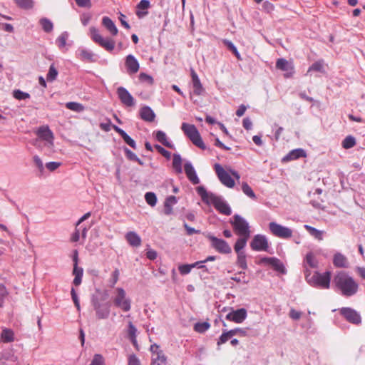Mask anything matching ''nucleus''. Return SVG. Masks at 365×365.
Wrapping results in <instances>:
<instances>
[{
    "instance_id": "f257e3e1",
    "label": "nucleus",
    "mask_w": 365,
    "mask_h": 365,
    "mask_svg": "<svg viewBox=\"0 0 365 365\" xmlns=\"http://www.w3.org/2000/svg\"><path fill=\"white\" fill-rule=\"evenodd\" d=\"M333 286L336 292L346 297L354 296L359 289L358 283L344 271L336 273L333 279Z\"/></svg>"
},
{
    "instance_id": "f03ea898",
    "label": "nucleus",
    "mask_w": 365,
    "mask_h": 365,
    "mask_svg": "<svg viewBox=\"0 0 365 365\" xmlns=\"http://www.w3.org/2000/svg\"><path fill=\"white\" fill-rule=\"evenodd\" d=\"M196 190L203 202L207 204H212L215 209L222 214L225 215H231L232 210L230 205L222 197L212 192H208L203 186L197 187Z\"/></svg>"
},
{
    "instance_id": "7ed1b4c3",
    "label": "nucleus",
    "mask_w": 365,
    "mask_h": 365,
    "mask_svg": "<svg viewBox=\"0 0 365 365\" xmlns=\"http://www.w3.org/2000/svg\"><path fill=\"white\" fill-rule=\"evenodd\" d=\"M112 301L115 307L125 312H129L131 309V299L122 287H117L115 289Z\"/></svg>"
},
{
    "instance_id": "20e7f679",
    "label": "nucleus",
    "mask_w": 365,
    "mask_h": 365,
    "mask_svg": "<svg viewBox=\"0 0 365 365\" xmlns=\"http://www.w3.org/2000/svg\"><path fill=\"white\" fill-rule=\"evenodd\" d=\"M331 276V273L330 271H327L324 273L315 272L312 277L307 274L306 279L307 282L312 287L329 289L330 287Z\"/></svg>"
},
{
    "instance_id": "39448f33",
    "label": "nucleus",
    "mask_w": 365,
    "mask_h": 365,
    "mask_svg": "<svg viewBox=\"0 0 365 365\" xmlns=\"http://www.w3.org/2000/svg\"><path fill=\"white\" fill-rule=\"evenodd\" d=\"M181 129L184 134L190 140V141L197 147L205 150L206 146L200 136L199 131L195 125L187 123H182Z\"/></svg>"
},
{
    "instance_id": "423d86ee",
    "label": "nucleus",
    "mask_w": 365,
    "mask_h": 365,
    "mask_svg": "<svg viewBox=\"0 0 365 365\" xmlns=\"http://www.w3.org/2000/svg\"><path fill=\"white\" fill-rule=\"evenodd\" d=\"M91 39L108 51H112L115 48V41L111 38H104L95 27L90 28Z\"/></svg>"
},
{
    "instance_id": "0eeeda50",
    "label": "nucleus",
    "mask_w": 365,
    "mask_h": 365,
    "mask_svg": "<svg viewBox=\"0 0 365 365\" xmlns=\"http://www.w3.org/2000/svg\"><path fill=\"white\" fill-rule=\"evenodd\" d=\"M230 223L237 235L250 237V230L249 223L245 218L236 214L232 217Z\"/></svg>"
},
{
    "instance_id": "6e6552de",
    "label": "nucleus",
    "mask_w": 365,
    "mask_h": 365,
    "mask_svg": "<svg viewBox=\"0 0 365 365\" xmlns=\"http://www.w3.org/2000/svg\"><path fill=\"white\" fill-rule=\"evenodd\" d=\"M92 304L94 310L96 311V315L98 319H106L110 316V305L108 302L102 303L99 302L97 298L92 299Z\"/></svg>"
},
{
    "instance_id": "1a4fd4ad",
    "label": "nucleus",
    "mask_w": 365,
    "mask_h": 365,
    "mask_svg": "<svg viewBox=\"0 0 365 365\" xmlns=\"http://www.w3.org/2000/svg\"><path fill=\"white\" fill-rule=\"evenodd\" d=\"M215 173L219 178L220 181L225 186L232 188L235 183L234 180L231 177L230 171H226L221 165L216 163L214 166Z\"/></svg>"
},
{
    "instance_id": "9d476101",
    "label": "nucleus",
    "mask_w": 365,
    "mask_h": 365,
    "mask_svg": "<svg viewBox=\"0 0 365 365\" xmlns=\"http://www.w3.org/2000/svg\"><path fill=\"white\" fill-rule=\"evenodd\" d=\"M269 229L273 235L279 238L287 239L292 235L291 229L274 222H269Z\"/></svg>"
},
{
    "instance_id": "9b49d317",
    "label": "nucleus",
    "mask_w": 365,
    "mask_h": 365,
    "mask_svg": "<svg viewBox=\"0 0 365 365\" xmlns=\"http://www.w3.org/2000/svg\"><path fill=\"white\" fill-rule=\"evenodd\" d=\"M207 237L211 242L212 247L218 252L222 254L231 253V247L224 240L217 238L210 234L207 235Z\"/></svg>"
},
{
    "instance_id": "f8f14e48",
    "label": "nucleus",
    "mask_w": 365,
    "mask_h": 365,
    "mask_svg": "<svg viewBox=\"0 0 365 365\" xmlns=\"http://www.w3.org/2000/svg\"><path fill=\"white\" fill-rule=\"evenodd\" d=\"M150 351L152 353L151 365H166L167 358L158 345H151Z\"/></svg>"
},
{
    "instance_id": "ddd939ff",
    "label": "nucleus",
    "mask_w": 365,
    "mask_h": 365,
    "mask_svg": "<svg viewBox=\"0 0 365 365\" xmlns=\"http://www.w3.org/2000/svg\"><path fill=\"white\" fill-rule=\"evenodd\" d=\"M250 247L254 251H265L267 252L269 249V243L267 237L263 235H256L254 236Z\"/></svg>"
},
{
    "instance_id": "4468645a",
    "label": "nucleus",
    "mask_w": 365,
    "mask_h": 365,
    "mask_svg": "<svg viewBox=\"0 0 365 365\" xmlns=\"http://www.w3.org/2000/svg\"><path fill=\"white\" fill-rule=\"evenodd\" d=\"M340 314L348 321L349 322L358 325L361 322V318L356 310L350 307H343L339 309Z\"/></svg>"
},
{
    "instance_id": "2eb2a0df",
    "label": "nucleus",
    "mask_w": 365,
    "mask_h": 365,
    "mask_svg": "<svg viewBox=\"0 0 365 365\" xmlns=\"http://www.w3.org/2000/svg\"><path fill=\"white\" fill-rule=\"evenodd\" d=\"M38 136L45 141L44 145L51 150L53 147V134L48 126L40 127L37 131Z\"/></svg>"
},
{
    "instance_id": "dca6fc26",
    "label": "nucleus",
    "mask_w": 365,
    "mask_h": 365,
    "mask_svg": "<svg viewBox=\"0 0 365 365\" xmlns=\"http://www.w3.org/2000/svg\"><path fill=\"white\" fill-rule=\"evenodd\" d=\"M117 94L120 102L126 107H133L135 105V100L125 88L118 87Z\"/></svg>"
},
{
    "instance_id": "f3484780",
    "label": "nucleus",
    "mask_w": 365,
    "mask_h": 365,
    "mask_svg": "<svg viewBox=\"0 0 365 365\" xmlns=\"http://www.w3.org/2000/svg\"><path fill=\"white\" fill-rule=\"evenodd\" d=\"M247 310L244 308L232 310L226 316V319L234 322L235 323H242L247 318Z\"/></svg>"
},
{
    "instance_id": "a211bd4d",
    "label": "nucleus",
    "mask_w": 365,
    "mask_h": 365,
    "mask_svg": "<svg viewBox=\"0 0 365 365\" xmlns=\"http://www.w3.org/2000/svg\"><path fill=\"white\" fill-rule=\"evenodd\" d=\"M125 66L127 73L129 75L136 73L140 68V64L137 58L132 54H129L125 57Z\"/></svg>"
},
{
    "instance_id": "6ab92c4d",
    "label": "nucleus",
    "mask_w": 365,
    "mask_h": 365,
    "mask_svg": "<svg viewBox=\"0 0 365 365\" xmlns=\"http://www.w3.org/2000/svg\"><path fill=\"white\" fill-rule=\"evenodd\" d=\"M276 68L286 72V73H284V76L286 78L292 76L294 73V66L292 63L283 58L277 59L276 62Z\"/></svg>"
},
{
    "instance_id": "aec40b11",
    "label": "nucleus",
    "mask_w": 365,
    "mask_h": 365,
    "mask_svg": "<svg viewBox=\"0 0 365 365\" xmlns=\"http://www.w3.org/2000/svg\"><path fill=\"white\" fill-rule=\"evenodd\" d=\"M260 263L270 265L274 269V270L279 272L283 274L286 272L284 264L279 259L276 257H263L260 259Z\"/></svg>"
},
{
    "instance_id": "412c9836",
    "label": "nucleus",
    "mask_w": 365,
    "mask_h": 365,
    "mask_svg": "<svg viewBox=\"0 0 365 365\" xmlns=\"http://www.w3.org/2000/svg\"><path fill=\"white\" fill-rule=\"evenodd\" d=\"M190 75L192 78L193 93L196 96H200L203 93L204 88L197 74L193 68L190 69Z\"/></svg>"
},
{
    "instance_id": "4be33fe9",
    "label": "nucleus",
    "mask_w": 365,
    "mask_h": 365,
    "mask_svg": "<svg viewBox=\"0 0 365 365\" xmlns=\"http://www.w3.org/2000/svg\"><path fill=\"white\" fill-rule=\"evenodd\" d=\"M184 170L187 178L192 184L200 183V180L191 163L187 162L184 165Z\"/></svg>"
},
{
    "instance_id": "5701e85b",
    "label": "nucleus",
    "mask_w": 365,
    "mask_h": 365,
    "mask_svg": "<svg viewBox=\"0 0 365 365\" xmlns=\"http://www.w3.org/2000/svg\"><path fill=\"white\" fill-rule=\"evenodd\" d=\"M150 6V3L148 0H141L136 6V15L138 18L141 19L145 17L148 14V9Z\"/></svg>"
},
{
    "instance_id": "b1692460",
    "label": "nucleus",
    "mask_w": 365,
    "mask_h": 365,
    "mask_svg": "<svg viewBox=\"0 0 365 365\" xmlns=\"http://www.w3.org/2000/svg\"><path fill=\"white\" fill-rule=\"evenodd\" d=\"M140 118L147 122H153L155 118V114L150 107L145 106L140 110Z\"/></svg>"
},
{
    "instance_id": "393cba45",
    "label": "nucleus",
    "mask_w": 365,
    "mask_h": 365,
    "mask_svg": "<svg viewBox=\"0 0 365 365\" xmlns=\"http://www.w3.org/2000/svg\"><path fill=\"white\" fill-rule=\"evenodd\" d=\"M306 157V152L302 148L294 149L291 150L287 155H285L282 160L284 162H288L290 160H294L299 159L300 158Z\"/></svg>"
},
{
    "instance_id": "a878e982",
    "label": "nucleus",
    "mask_w": 365,
    "mask_h": 365,
    "mask_svg": "<svg viewBox=\"0 0 365 365\" xmlns=\"http://www.w3.org/2000/svg\"><path fill=\"white\" fill-rule=\"evenodd\" d=\"M113 128L122 137L125 143H127L133 149L136 148V143L135 140L131 138L123 129L115 125H113Z\"/></svg>"
},
{
    "instance_id": "bb28decb",
    "label": "nucleus",
    "mask_w": 365,
    "mask_h": 365,
    "mask_svg": "<svg viewBox=\"0 0 365 365\" xmlns=\"http://www.w3.org/2000/svg\"><path fill=\"white\" fill-rule=\"evenodd\" d=\"M333 264L335 267L340 268H347L349 267L347 258L340 252L334 255Z\"/></svg>"
},
{
    "instance_id": "cd10ccee",
    "label": "nucleus",
    "mask_w": 365,
    "mask_h": 365,
    "mask_svg": "<svg viewBox=\"0 0 365 365\" xmlns=\"http://www.w3.org/2000/svg\"><path fill=\"white\" fill-rule=\"evenodd\" d=\"M125 239L130 245L139 247L141 245L140 237L135 232L130 231L125 235Z\"/></svg>"
},
{
    "instance_id": "c85d7f7f",
    "label": "nucleus",
    "mask_w": 365,
    "mask_h": 365,
    "mask_svg": "<svg viewBox=\"0 0 365 365\" xmlns=\"http://www.w3.org/2000/svg\"><path fill=\"white\" fill-rule=\"evenodd\" d=\"M102 24L113 36H116L118 30L114 22L108 16H104L102 19Z\"/></svg>"
},
{
    "instance_id": "c756f323",
    "label": "nucleus",
    "mask_w": 365,
    "mask_h": 365,
    "mask_svg": "<svg viewBox=\"0 0 365 365\" xmlns=\"http://www.w3.org/2000/svg\"><path fill=\"white\" fill-rule=\"evenodd\" d=\"M177 203V199L175 196L168 197L164 205V213L166 215H170L173 212V205Z\"/></svg>"
},
{
    "instance_id": "7c9ffc66",
    "label": "nucleus",
    "mask_w": 365,
    "mask_h": 365,
    "mask_svg": "<svg viewBox=\"0 0 365 365\" xmlns=\"http://www.w3.org/2000/svg\"><path fill=\"white\" fill-rule=\"evenodd\" d=\"M0 339L4 343H9L14 341V333L10 329H4L1 333Z\"/></svg>"
},
{
    "instance_id": "2f4dec72",
    "label": "nucleus",
    "mask_w": 365,
    "mask_h": 365,
    "mask_svg": "<svg viewBox=\"0 0 365 365\" xmlns=\"http://www.w3.org/2000/svg\"><path fill=\"white\" fill-rule=\"evenodd\" d=\"M79 56L83 61H87L88 62H95V55L93 53L89 50L86 48H81L78 50Z\"/></svg>"
},
{
    "instance_id": "473e14b6",
    "label": "nucleus",
    "mask_w": 365,
    "mask_h": 365,
    "mask_svg": "<svg viewBox=\"0 0 365 365\" xmlns=\"http://www.w3.org/2000/svg\"><path fill=\"white\" fill-rule=\"evenodd\" d=\"M249 237L245 236H240V237L236 241L234 249L237 254L245 252L243 249L247 245V242Z\"/></svg>"
},
{
    "instance_id": "72a5a7b5",
    "label": "nucleus",
    "mask_w": 365,
    "mask_h": 365,
    "mask_svg": "<svg viewBox=\"0 0 365 365\" xmlns=\"http://www.w3.org/2000/svg\"><path fill=\"white\" fill-rule=\"evenodd\" d=\"M155 139L161 143L163 145L168 147V148H173V145L168 140L166 133L162 130H158L155 133Z\"/></svg>"
},
{
    "instance_id": "f704fd0d",
    "label": "nucleus",
    "mask_w": 365,
    "mask_h": 365,
    "mask_svg": "<svg viewBox=\"0 0 365 365\" xmlns=\"http://www.w3.org/2000/svg\"><path fill=\"white\" fill-rule=\"evenodd\" d=\"M73 274L74 275L73 284L75 286H79L82 282V277L83 274V268L79 267H73Z\"/></svg>"
},
{
    "instance_id": "c9c22d12",
    "label": "nucleus",
    "mask_w": 365,
    "mask_h": 365,
    "mask_svg": "<svg viewBox=\"0 0 365 365\" xmlns=\"http://www.w3.org/2000/svg\"><path fill=\"white\" fill-rule=\"evenodd\" d=\"M16 4L21 9L29 10L34 6V0H14Z\"/></svg>"
},
{
    "instance_id": "e433bc0d",
    "label": "nucleus",
    "mask_w": 365,
    "mask_h": 365,
    "mask_svg": "<svg viewBox=\"0 0 365 365\" xmlns=\"http://www.w3.org/2000/svg\"><path fill=\"white\" fill-rule=\"evenodd\" d=\"M173 166L176 173H181L182 172V158L179 154L173 155Z\"/></svg>"
},
{
    "instance_id": "4c0bfd02",
    "label": "nucleus",
    "mask_w": 365,
    "mask_h": 365,
    "mask_svg": "<svg viewBox=\"0 0 365 365\" xmlns=\"http://www.w3.org/2000/svg\"><path fill=\"white\" fill-rule=\"evenodd\" d=\"M39 23L42 26L43 30L46 33L51 32L53 29V23L46 18L41 19Z\"/></svg>"
},
{
    "instance_id": "58836bf2",
    "label": "nucleus",
    "mask_w": 365,
    "mask_h": 365,
    "mask_svg": "<svg viewBox=\"0 0 365 365\" xmlns=\"http://www.w3.org/2000/svg\"><path fill=\"white\" fill-rule=\"evenodd\" d=\"M356 145V139L352 135L346 136L342 141L341 145L344 149H349Z\"/></svg>"
},
{
    "instance_id": "ea45409f",
    "label": "nucleus",
    "mask_w": 365,
    "mask_h": 365,
    "mask_svg": "<svg viewBox=\"0 0 365 365\" xmlns=\"http://www.w3.org/2000/svg\"><path fill=\"white\" fill-rule=\"evenodd\" d=\"M66 107L71 110L78 113L85 110V107L81 103L77 102H68L66 104Z\"/></svg>"
},
{
    "instance_id": "a19ab883",
    "label": "nucleus",
    "mask_w": 365,
    "mask_h": 365,
    "mask_svg": "<svg viewBox=\"0 0 365 365\" xmlns=\"http://www.w3.org/2000/svg\"><path fill=\"white\" fill-rule=\"evenodd\" d=\"M200 262H195L190 264H182L179 266L178 269L181 274L185 275L187 274L190 272L192 268H194L197 267L198 264H200Z\"/></svg>"
},
{
    "instance_id": "79ce46f5",
    "label": "nucleus",
    "mask_w": 365,
    "mask_h": 365,
    "mask_svg": "<svg viewBox=\"0 0 365 365\" xmlns=\"http://www.w3.org/2000/svg\"><path fill=\"white\" fill-rule=\"evenodd\" d=\"M305 262L312 268H315L318 265V261L312 252L307 254Z\"/></svg>"
},
{
    "instance_id": "37998d69",
    "label": "nucleus",
    "mask_w": 365,
    "mask_h": 365,
    "mask_svg": "<svg viewBox=\"0 0 365 365\" xmlns=\"http://www.w3.org/2000/svg\"><path fill=\"white\" fill-rule=\"evenodd\" d=\"M210 327L208 322H197L194 325V330L198 333H204Z\"/></svg>"
},
{
    "instance_id": "c03bdc74",
    "label": "nucleus",
    "mask_w": 365,
    "mask_h": 365,
    "mask_svg": "<svg viewBox=\"0 0 365 365\" xmlns=\"http://www.w3.org/2000/svg\"><path fill=\"white\" fill-rule=\"evenodd\" d=\"M68 38V34L66 31L63 32L56 39V42L59 48H63L66 45V41Z\"/></svg>"
},
{
    "instance_id": "a18cd8bd",
    "label": "nucleus",
    "mask_w": 365,
    "mask_h": 365,
    "mask_svg": "<svg viewBox=\"0 0 365 365\" xmlns=\"http://www.w3.org/2000/svg\"><path fill=\"white\" fill-rule=\"evenodd\" d=\"M242 190L244 192L245 195L248 196L249 197L255 200L256 195L251 188V187L245 182L242 183Z\"/></svg>"
},
{
    "instance_id": "49530a36",
    "label": "nucleus",
    "mask_w": 365,
    "mask_h": 365,
    "mask_svg": "<svg viewBox=\"0 0 365 365\" xmlns=\"http://www.w3.org/2000/svg\"><path fill=\"white\" fill-rule=\"evenodd\" d=\"M304 228L315 238L322 240V232L308 225H304Z\"/></svg>"
},
{
    "instance_id": "de8ad7c7",
    "label": "nucleus",
    "mask_w": 365,
    "mask_h": 365,
    "mask_svg": "<svg viewBox=\"0 0 365 365\" xmlns=\"http://www.w3.org/2000/svg\"><path fill=\"white\" fill-rule=\"evenodd\" d=\"M58 71L55 68L53 64H51L49 67L48 72L46 76V78L48 81L52 82L56 80L58 76Z\"/></svg>"
},
{
    "instance_id": "09e8293b",
    "label": "nucleus",
    "mask_w": 365,
    "mask_h": 365,
    "mask_svg": "<svg viewBox=\"0 0 365 365\" xmlns=\"http://www.w3.org/2000/svg\"><path fill=\"white\" fill-rule=\"evenodd\" d=\"M237 264L243 269H246L247 268L245 252L237 254Z\"/></svg>"
},
{
    "instance_id": "8fccbe9b",
    "label": "nucleus",
    "mask_w": 365,
    "mask_h": 365,
    "mask_svg": "<svg viewBox=\"0 0 365 365\" xmlns=\"http://www.w3.org/2000/svg\"><path fill=\"white\" fill-rule=\"evenodd\" d=\"M145 199L146 202L153 207L157 203V197L154 192H148L145 195Z\"/></svg>"
},
{
    "instance_id": "3c124183",
    "label": "nucleus",
    "mask_w": 365,
    "mask_h": 365,
    "mask_svg": "<svg viewBox=\"0 0 365 365\" xmlns=\"http://www.w3.org/2000/svg\"><path fill=\"white\" fill-rule=\"evenodd\" d=\"M232 337V334H230V330L224 331L217 342V346H220V345L226 343Z\"/></svg>"
},
{
    "instance_id": "603ef678",
    "label": "nucleus",
    "mask_w": 365,
    "mask_h": 365,
    "mask_svg": "<svg viewBox=\"0 0 365 365\" xmlns=\"http://www.w3.org/2000/svg\"><path fill=\"white\" fill-rule=\"evenodd\" d=\"M139 80L142 83H146L148 85H152L153 83V78L151 76L148 75L145 73H140L139 74Z\"/></svg>"
},
{
    "instance_id": "864d4df0",
    "label": "nucleus",
    "mask_w": 365,
    "mask_h": 365,
    "mask_svg": "<svg viewBox=\"0 0 365 365\" xmlns=\"http://www.w3.org/2000/svg\"><path fill=\"white\" fill-rule=\"evenodd\" d=\"M249 329H242V328H236L230 330V334H232V336L235 335H238L240 336H247V331Z\"/></svg>"
},
{
    "instance_id": "5fc2aeb1",
    "label": "nucleus",
    "mask_w": 365,
    "mask_h": 365,
    "mask_svg": "<svg viewBox=\"0 0 365 365\" xmlns=\"http://www.w3.org/2000/svg\"><path fill=\"white\" fill-rule=\"evenodd\" d=\"M323 68H324V66H323V63L322 61H317L315 63H314L308 69V71L307 72H310V71H319V72H322L323 71Z\"/></svg>"
},
{
    "instance_id": "6e6d98bb",
    "label": "nucleus",
    "mask_w": 365,
    "mask_h": 365,
    "mask_svg": "<svg viewBox=\"0 0 365 365\" xmlns=\"http://www.w3.org/2000/svg\"><path fill=\"white\" fill-rule=\"evenodd\" d=\"M14 97L18 100H24L29 98L30 95L28 93L23 92L20 90H16L14 91Z\"/></svg>"
},
{
    "instance_id": "4d7b16f0",
    "label": "nucleus",
    "mask_w": 365,
    "mask_h": 365,
    "mask_svg": "<svg viewBox=\"0 0 365 365\" xmlns=\"http://www.w3.org/2000/svg\"><path fill=\"white\" fill-rule=\"evenodd\" d=\"M33 160H34V163L35 164V165L37 167V168L38 169V170L41 172V173H43V170H44V166H43V161L41 160V159L39 158V156L38 155H34L33 157Z\"/></svg>"
},
{
    "instance_id": "13d9d810",
    "label": "nucleus",
    "mask_w": 365,
    "mask_h": 365,
    "mask_svg": "<svg viewBox=\"0 0 365 365\" xmlns=\"http://www.w3.org/2000/svg\"><path fill=\"white\" fill-rule=\"evenodd\" d=\"M89 365H104L103 357L101 354H95Z\"/></svg>"
},
{
    "instance_id": "bf43d9fd",
    "label": "nucleus",
    "mask_w": 365,
    "mask_h": 365,
    "mask_svg": "<svg viewBox=\"0 0 365 365\" xmlns=\"http://www.w3.org/2000/svg\"><path fill=\"white\" fill-rule=\"evenodd\" d=\"M119 270L118 269H115L113 273H112V278L110 279V286L111 287H114V286L115 285V284L117 283V282L118 281V279H119Z\"/></svg>"
},
{
    "instance_id": "052dcab7",
    "label": "nucleus",
    "mask_w": 365,
    "mask_h": 365,
    "mask_svg": "<svg viewBox=\"0 0 365 365\" xmlns=\"http://www.w3.org/2000/svg\"><path fill=\"white\" fill-rule=\"evenodd\" d=\"M155 148L163 156H164L167 159H169L170 158L171 153L168 150H167L164 148H163L162 146H160L159 145H155Z\"/></svg>"
},
{
    "instance_id": "680f3d73",
    "label": "nucleus",
    "mask_w": 365,
    "mask_h": 365,
    "mask_svg": "<svg viewBox=\"0 0 365 365\" xmlns=\"http://www.w3.org/2000/svg\"><path fill=\"white\" fill-rule=\"evenodd\" d=\"M128 365H141L139 359L135 354H130L128 359Z\"/></svg>"
},
{
    "instance_id": "e2e57ef3",
    "label": "nucleus",
    "mask_w": 365,
    "mask_h": 365,
    "mask_svg": "<svg viewBox=\"0 0 365 365\" xmlns=\"http://www.w3.org/2000/svg\"><path fill=\"white\" fill-rule=\"evenodd\" d=\"M61 163L59 162H49L46 164V168L51 172H53L58 169L61 166Z\"/></svg>"
},
{
    "instance_id": "0e129e2a",
    "label": "nucleus",
    "mask_w": 365,
    "mask_h": 365,
    "mask_svg": "<svg viewBox=\"0 0 365 365\" xmlns=\"http://www.w3.org/2000/svg\"><path fill=\"white\" fill-rule=\"evenodd\" d=\"M79 7L91 8L92 4L91 0H75Z\"/></svg>"
},
{
    "instance_id": "69168bd1",
    "label": "nucleus",
    "mask_w": 365,
    "mask_h": 365,
    "mask_svg": "<svg viewBox=\"0 0 365 365\" xmlns=\"http://www.w3.org/2000/svg\"><path fill=\"white\" fill-rule=\"evenodd\" d=\"M137 333V329L133 324L132 322H129L128 324V336L129 338L135 337Z\"/></svg>"
},
{
    "instance_id": "338daca9",
    "label": "nucleus",
    "mask_w": 365,
    "mask_h": 365,
    "mask_svg": "<svg viewBox=\"0 0 365 365\" xmlns=\"http://www.w3.org/2000/svg\"><path fill=\"white\" fill-rule=\"evenodd\" d=\"M124 150H125V155H126L127 158L129 160H133V161L138 160V157L133 152H132L130 150H129L128 148H125Z\"/></svg>"
},
{
    "instance_id": "774afa93",
    "label": "nucleus",
    "mask_w": 365,
    "mask_h": 365,
    "mask_svg": "<svg viewBox=\"0 0 365 365\" xmlns=\"http://www.w3.org/2000/svg\"><path fill=\"white\" fill-rule=\"evenodd\" d=\"M91 16L90 14H83L81 16V21L82 24L83 26H86L89 23V21L91 20Z\"/></svg>"
}]
</instances>
